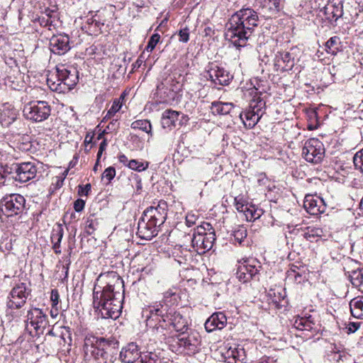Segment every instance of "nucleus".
Wrapping results in <instances>:
<instances>
[{"label": "nucleus", "instance_id": "473e14b6", "mask_svg": "<svg viewBox=\"0 0 363 363\" xmlns=\"http://www.w3.org/2000/svg\"><path fill=\"white\" fill-rule=\"evenodd\" d=\"M157 90L158 94H162L164 92L166 93V90L171 91L172 92L176 93L177 91V88L175 87L174 80L172 78L169 79H166L165 83L162 82L157 85Z\"/></svg>", "mask_w": 363, "mask_h": 363}, {"label": "nucleus", "instance_id": "e433bc0d", "mask_svg": "<svg viewBox=\"0 0 363 363\" xmlns=\"http://www.w3.org/2000/svg\"><path fill=\"white\" fill-rule=\"evenodd\" d=\"M159 361L158 356L152 352L140 353L138 362L140 363H157Z\"/></svg>", "mask_w": 363, "mask_h": 363}, {"label": "nucleus", "instance_id": "338daca9", "mask_svg": "<svg viewBox=\"0 0 363 363\" xmlns=\"http://www.w3.org/2000/svg\"><path fill=\"white\" fill-rule=\"evenodd\" d=\"M58 315V308L57 307L52 308L50 310V315L52 318H55Z\"/></svg>", "mask_w": 363, "mask_h": 363}, {"label": "nucleus", "instance_id": "9d476101", "mask_svg": "<svg viewBox=\"0 0 363 363\" xmlns=\"http://www.w3.org/2000/svg\"><path fill=\"white\" fill-rule=\"evenodd\" d=\"M30 293L31 289L28 288L25 283L16 284L8 296L7 307L10 309L21 308L26 304Z\"/></svg>", "mask_w": 363, "mask_h": 363}, {"label": "nucleus", "instance_id": "a19ab883", "mask_svg": "<svg viewBox=\"0 0 363 363\" xmlns=\"http://www.w3.org/2000/svg\"><path fill=\"white\" fill-rule=\"evenodd\" d=\"M98 225L99 223L97 220L94 218V215H91L89 217L87 218V220L86 221V233L88 235H92L94 232L96 230Z\"/></svg>", "mask_w": 363, "mask_h": 363}, {"label": "nucleus", "instance_id": "c03bdc74", "mask_svg": "<svg viewBox=\"0 0 363 363\" xmlns=\"http://www.w3.org/2000/svg\"><path fill=\"white\" fill-rule=\"evenodd\" d=\"M295 328L298 330H308L310 331L313 329V326L310 325V323H308L305 320L304 318L301 317H298L296 318L294 323Z\"/></svg>", "mask_w": 363, "mask_h": 363}, {"label": "nucleus", "instance_id": "13d9d810", "mask_svg": "<svg viewBox=\"0 0 363 363\" xmlns=\"http://www.w3.org/2000/svg\"><path fill=\"white\" fill-rule=\"evenodd\" d=\"M91 191V184H86L85 186H79L78 194L81 196H87Z\"/></svg>", "mask_w": 363, "mask_h": 363}, {"label": "nucleus", "instance_id": "37998d69", "mask_svg": "<svg viewBox=\"0 0 363 363\" xmlns=\"http://www.w3.org/2000/svg\"><path fill=\"white\" fill-rule=\"evenodd\" d=\"M185 254L183 255V249L182 247L178 248H175L172 255L174 257V260L177 261L179 264L186 263L187 259L186 256L188 255V251L184 250Z\"/></svg>", "mask_w": 363, "mask_h": 363}, {"label": "nucleus", "instance_id": "680f3d73", "mask_svg": "<svg viewBox=\"0 0 363 363\" xmlns=\"http://www.w3.org/2000/svg\"><path fill=\"white\" fill-rule=\"evenodd\" d=\"M39 23H40V26H48L54 25V23L52 21H48V19L45 16H42V17L39 18Z\"/></svg>", "mask_w": 363, "mask_h": 363}, {"label": "nucleus", "instance_id": "4468645a", "mask_svg": "<svg viewBox=\"0 0 363 363\" xmlns=\"http://www.w3.org/2000/svg\"><path fill=\"white\" fill-rule=\"evenodd\" d=\"M14 167L16 175L13 176V179L21 183H26L35 178L38 172V167L35 162L16 163Z\"/></svg>", "mask_w": 363, "mask_h": 363}, {"label": "nucleus", "instance_id": "f8f14e48", "mask_svg": "<svg viewBox=\"0 0 363 363\" xmlns=\"http://www.w3.org/2000/svg\"><path fill=\"white\" fill-rule=\"evenodd\" d=\"M24 322L26 330L28 331V324H30L35 330L36 335H39L43 333L47 325V315L41 309L33 307L28 311Z\"/></svg>", "mask_w": 363, "mask_h": 363}, {"label": "nucleus", "instance_id": "69168bd1", "mask_svg": "<svg viewBox=\"0 0 363 363\" xmlns=\"http://www.w3.org/2000/svg\"><path fill=\"white\" fill-rule=\"evenodd\" d=\"M106 146H107V141L106 139H104L101 143H100V145H99V149L101 150V152H104L106 148Z\"/></svg>", "mask_w": 363, "mask_h": 363}, {"label": "nucleus", "instance_id": "bb28decb", "mask_svg": "<svg viewBox=\"0 0 363 363\" xmlns=\"http://www.w3.org/2000/svg\"><path fill=\"white\" fill-rule=\"evenodd\" d=\"M345 274L354 287L363 291V267H357L351 270H346Z\"/></svg>", "mask_w": 363, "mask_h": 363}, {"label": "nucleus", "instance_id": "aec40b11", "mask_svg": "<svg viewBox=\"0 0 363 363\" xmlns=\"http://www.w3.org/2000/svg\"><path fill=\"white\" fill-rule=\"evenodd\" d=\"M205 77L208 79H210L214 84H220L222 86L229 84L233 79V76L229 72L217 65L214 67L212 66L208 69Z\"/></svg>", "mask_w": 363, "mask_h": 363}, {"label": "nucleus", "instance_id": "de8ad7c7", "mask_svg": "<svg viewBox=\"0 0 363 363\" xmlns=\"http://www.w3.org/2000/svg\"><path fill=\"white\" fill-rule=\"evenodd\" d=\"M160 35L158 33H154L150 38L147 45L145 49L148 52H151L160 42Z\"/></svg>", "mask_w": 363, "mask_h": 363}, {"label": "nucleus", "instance_id": "c85d7f7f", "mask_svg": "<svg viewBox=\"0 0 363 363\" xmlns=\"http://www.w3.org/2000/svg\"><path fill=\"white\" fill-rule=\"evenodd\" d=\"M234 108V104L233 103H224L222 101H213L211 105V111L213 115H227L230 113V111Z\"/></svg>", "mask_w": 363, "mask_h": 363}, {"label": "nucleus", "instance_id": "72a5a7b5", "mask_svg": "<svg viewBox=\"0 0 363 363\" xmlns=\"http://www.w3.org/2000/svg\"><path fill=\"white\" fill-rule=\"evenodd\" d=\"M133 129L141 130L152 135V125L147 120H137L133 121L130 125Z\"/></svg>", "mask_w": 363, "mask_h": 363}, {"label": "nucleus", "instance_id": "774afa93", "mask_svg": "<svg viewBox=\"0 0 363 363\" xmlns=\"http://www.w3.org/2000/svg\"><path fill=\"white\" fill-rule=\"evenodd\" d=\"M52 245H53L52 248H53L56 254H60L61 253L60 243H58V244L52 243Z\"/></svg>", "mask_w": 363, "mask_h": 363}, {"label": "nucleus", "instance_id": "b1692460", "mask_svg": "<svg viewBox=\"0 0 363 363\" xmlns=\"http://www.w3.org/2000/svg\"><path fill=\"white\" fill-rule=\"evenodd\" d=\"M227 323V318L222 312L214 313L205 323V328L207 332H213L215 330L223 329Z\"/></svg>", "mask_w": 363, "mask_h": 363}, {"label": "nucleus", "instance_id": "8fccbe9b", "mask_svg": "<svg viewBox=\"0 0 363 363\" xmlns=\"http://www.w3.org/2000/svg\"><path fill=\"white\" fill-rule=\"evenodd\" d=\"M243 213L247 220H256L260 217V214L254 208H250L248 205L247 206L246 211Z\"/></svg>", "mask_w": 363, "mask_h": 363}, {"label": "nucleus", "instance_id": "f3484780", "mask_svg": "<svg viewBox=\"0 0 363 363\" xmlns=\"http://www.w3.org/2000/svg\"><path fill=\"white\" fill-rule=\"evenodd\" d=\"M160 228V225L142 215L138 223L137 234L140 238L149 240L157 235Z\"/></svg>", "mask_w": 363, "mask_h": 363}, {"label": "nucleus", "instance_id": "39448f33", "mask_svg": "<svg viewBox=\"0 0 363 363\" xmlns=\"http://www.w3.org/2000/svg\"><path fill=\"white\" fill-rule=\"evenodd\" d=\"M57 74L47 79V84L51 90L59 93L68 92L78 82V72L76 69H67L65 65L57 66Z\"/></svg>", "mask_w": 363, "mask_h": 363}, {"label": "nucleus", "instance_id": "09e8293b", "mask_svg": "<svg viewBox=\"0 0 363 363\" xmlns=\"http://www.w3.org/2000/svg\"><path fill=\"white\" fill-rule=\"evenodd\" d=\"M57 10V9L55 6H54L53 9L46 8L43 12V14L45 15V16L48 19V21H50L54 23L55 20L58 18Z\"/></svg>", "mask_w": 363, "mask_h": 363}, {"label": "nucleus", "instance_id": "1a4fd4ad", "mask_svg": "<svg viewBox=\"0 0 363 363\" xmlns=\"http://www.w3.org/2000/svg\"><path fill=\"white\" fill-rule=\"evenodd\" d=\"M262 269L261 263L257 259H247L238 265L235 276L242 283L252 279L259 280V274Z\"/></svg>", "mask_w": 363, "mask_h": 363}, {"label": "nucleus", "instance_id": "79ce46f5", "mask_svg": "<svg viewBox=\"0 0 363 363\" xmlns=\"http://www.w3.org/2000/svg\"><path fill=\"white\" fill-rule=\"evenodd\" d=\"M353 163L355 169L359 170L363 174V148L354 154Z\"/></svg>", "mask_w": 363, "mask_h": 363}, {"label": "nucleus", "instance_id": "cd10ccee", "mask_svg": "<svg viewBox=\"0 0 363 363\" xmlns=\"http://www.w3.org/2000/svg\"><path fill=\"white\" fill-rule=\"evenodd\" d=\"M179 116V112L173 111L171 109L166 110L163 112L162 116V125L164 128L172 129V128H175L177 126V122L178 121V117Z\"/></svg>", "mask_w": 363, "mask_h": 363}, {"label": "nucleus", "instance_id": "423d86ee", "mask_svg": "<svg viewBox=\"0 0 363 363\" xmlns=\"http://www.w3.org/2000/svg\"><path fill=\"white\" fill-rule=\"evenodd\" d=\"M191 247L199 255L209 251L216 240L215 230L211 223L202 222L193 230Z\"/></svg>", "mask_w": 363, "mask_h": 363}, {"label": "nucleus", "instance_id": "9b49d317", "mask_svg": "<svg viewBox=\"0 0 363 363\" xmlns=\"http://www.w3.org/2000/svg\"><path fill=\"white\" fill-rule=\"evenodd\" d=\"M302 155L306 161L315 164L319 163L325 155L324 145L318 139L310 138L305 142Z\"/></svg>", "mask_w": 363, "mask_h": 363}, {"label": "nucleus", "instance_id": "ea45409f", "mask_svg": "<svg viewBox=\"0 0 363 363\" xmlns=\"http://www.w3.org/2000/svg\"><path fill=\"white\" fill-rule=\"evenodd\" d=\"M122 107V103L120 101V99H114L111 108L107 111L106 115L104 118V120H108L113 117L117 112Z\"/></svg>", "mask_w": 363, "mask_h": 363}, {"label": "nucleus", "instance_id": "6ab92c4d", "mask_svg": "<svg viewBox=\"0 0 363 363\" xmlns=\"http://www.w3.org/2000/svg\"><path fill=\"white\" fill-rule=\"evenodd\" d=\"M49 48L50 51L55 55H65L71 49L68 35L58 34L53 35L50 39Z\"/></svg>", "mask_w": 363, "mask_h": 363}, {"label": "nucleus", "instance_id": "393cba45", "mask_svg": "<svg viewBox=\"0 0 363 363\" xmlns=\"http://www.w3.org/2000/svg\"><path fill=\"white\" fill-rule=\"evenodd\" d=\"M295 57L288 51H278L275 55V65L285 70H291L295 64Z\"/></svg>", "mask_w": 363, "mask_h": 363}, {"label": "nucleus", "instance_id": "052dcab7", "mask_svg": "<svg viewBox=\"0 0 363 363\" xmlns=\"http://www.w3.org/2000/svg\"><path fill=\"white\" fill-rule=\"evenodd\" d=\"M176 295V289H169L168 291L164 293V299L162 301H164L167 303V299L169 298H171Z\"/></svg>", "mask_w": 363, "mask_h": 363}, {"label": "nucleus", "instance_id": "a18cd8bd", "mask_svg": "<svg viewBox=\"0 0 363 363\" xmlns=\"http://www.w3.org/2000/svg\"><path fill=\"white\" fill-rule=\"evenodd\" d=\"M247 229L245 226H238L236 230L233 231V236L235 240L239 243H241L243 240L247 237Z\"/></svg>", "mask_w": 363, "mask_h": 363}, {"label": "nucleus", "instance_id": "a878e982", "mask_svg": "<svg viewBox=\"0 0 363 363\" xmlns=\"http://www.w3.org/2000/svg\"><path fill=\"white\" fill-rule=\"evenodd\" d=\"M18 111L11 105H5L0 113V123L2 126L9 127L17 118Z\"/></svg>", "mask_w": 363, "mask_h": 363}, {"label": "nucleus", "instance_id": "20e7f679", "mask_svg": "<svg viewBox=\"0 0 363 363\" xmlns=\"http://www.w3.org/2000/svg\"><path fill=\"white\" fill-rule=\"evenodd\" d=\"M26 201L19 194H11L0 200L1 222L13 223L26 213Z\"/></svg>", "mask_w": 363, "mask_h": 363}, {"label": "nucleus", "instance_id": "f03ea898", "mask_svg": "<svg viewBox=\"0 0 363 363\" xmlns=\"http://www.w3.org/2000/svg\"><path fill=\"white\" fill-rule=\"evenodd\" d=\"M93 304L96 312L102 318H118L122 312L123 294L116 291V284H107L101 291L94 289Z\"/></svg>", "mask_w": 363, "mask_h": 363}, {"label": "nucleus", "instance_id": "2f4dec72", "mask_svg": "<svg viewBox=\"0 0 363 363\" xmlns=\"http://www.w3.org/2000/svg\"><path fill=\"white\" fill-rule=\"evenodd\" d=\"M351 314L354 318H363V297L360 299L354 298L350 303Z\"/></svg>", "mask_w": 363, "mask_h": 363}, {"label": "nucleus", "instance_id": "864d4df0", "mask_svg": "<svg viewBox=\"0 0 363 363\" xmlns=\"http://www.w3.org/2000/svg\"><path fill=\"white\" fill-rule=\"evenodd\" d=\"M179 41L187 43L189 40V31L188 28H184L179 31Z\"/></svg>", "mask_w": 363, "mask_h": 363}, {"label": "nucleus", "instance_id": "f257e3e1", "mask_svg": "<svg viewBox=\"0 0 363 363\" xmlns=\"http://www.w3.org/2000/svg\"><path fill=\"white\" fill-rule=\"evenodd\" d=\"M259 21L255 10L250 7H242L228 19L225 25V38L237 48L245 47Z\"/></svg>", "mask_w": 363, "mask_h": 363}, {"label": "nucleus", "instance_id": "a211bd4d", "mask_svg": "<svg viewBox=\"0 0 363 363\" xmlns=\"http://www.w3.org/2000/svg\"><path fill=\"white\" fill-rule=\"evenodd\" d=\"M343 0H328L327 4L321 10L325 19L331 24L343 16Z\"/></svg>", "mask_w": 363, "mask_h": 363}, {"label": "nucleus", "instance_id": "f704fd0d", "mask_svg": "<svg viewBox=\"0 0 363 363\" xmlns=\"http://www.w3.org/2000/svg\"><path fill=\"white\" fill-rule=\"evenodd\" d=\"M322 229L316 227H308L303 233V237L310 242H313V239L322 235Z\"/></svg>", "mask_w": 363, "mask_h": 363}, {"label": "nucleus", "instance_id": "7ed1b4c3", "mask_svg": "<svg viewBox=\"0 0 363 363\" xmlns=\"http://www.w3.org/2000/svg\"><path fill=\"white\" fill-rule=\"evenodd\" d=\"M118 346V340L113 337H86L83 347L84 359L86 361L94 359L97 363H113L116 359Z\"/></svg>", "mask_w": 363, "mask_h": 363}, {"label": "nucleus", "instance_id": "e2e57ef3", "mask_svg": "<svg viewBox=\"0 0 363 363\" xmlns=\"http://www.w3.org/2000/svg\"><path fill=\"white\" fill-rule=\"evenodd\" d=\"M118 160L121 163H123L124 165H125L127 167V164L128 163V162H130V160L128 159L127 156H125V155L122 154V155H120L118 156Z\"/></svg>", "mask_w": 363, "mask_h": 363}, {"label": "nucleus", "instance_id": "603ef678", "mask_svg": "<svg viewBox=\"0 0 363 363\" xmlns=\"http://www.w3.org/2000/svg\"><path fill=\"white\" fill-rule=\"evenodd\" d=\"M234 206L238 211L243 213L247 209V203H245L242 199L236 197L235 198Z\"/></svg>", "mask_w": 363, "mask_h": 363}, {"label": "nucleus", "instance_id": "5fc2aeb1", "mask_svg": "<svg viewBox=\"0 0 363 363\" xmlns=\"http://www.w3.org/2000/svg\"><path fill=\"white\" fill-rule=\"evenodd\" d=\"M186 224L188 227H191L196 224L198 216L194 213H189L186 216Z\"/></svg>", "mask_w": 363, "mask_h": 363}, {"label": "nucleus", "instance_id": "58836bf2", "mask_svg": "<svg viewBox=\"0 0 363 363\" xmlns=\"http://www.w3.org/2000/svg\"><path fill=\"white\" fill-rule=\"evenodd\" d=\"M127 167L137 172H143L148 168L149 162H146L144 163L137 160H130L127 164Z\"/></svg>", "mask_w": 363, "mask_h": 363}, {"label": "nucleus", "instance_id": "0eeeda50", "mask_svg": "<svg viewBox=\"0 0 363 363\" xmlns=\"http://www.w3.org/2000/svg\"><path fill=\"white\" fill-rule=\"evenodd\" d=\"M23 114L28 121L40 123L50 116L51 107L45 101H31L23 106Z\"/></svg>", "mask_w": 363, "mask_h": 363}, {"label": "nucleus", "instance_id": "49530a36", "mask_svg": "<svg viewBox=\"0 0 363 363\" xmlns=\"http://www.w3.org/2000/svg\"><path fill=\"white\" fill-rule=\"evenodd\" d=\"M15 164H13L11 167L8 166L7 164H0V176L3 177L4 184L6 182V177L13 172H15Z\"/></svg>", "mask_w": 363, "mask_h": 363}, {"label": "nucleus", "instance_id": "5701e85b", "mask_svg": "<svg viewBox=\"0 0 363 363\" xmlns=\"http://www.w3.org/2000/svg\"><path fill=\"white\" fill-rule=\"evenodd\" d=\"M141 351L135 342H130L123 347L120 352V358L125 363L138 362Z\"/></svg>", "mask_w": 363, "mask_h": 363}, {"label": "nucleus", "instance_id": "2eb2a0df", "mask_svg": "<svg viewBox=\"0 0 363 363\" xmlns=\"http://www.w3.org/2000/svg\"><path fill=\"white\" fill-rule=\"evenodd\" d=\"M149 220L155 222L157 225H162L167 216V203L164 200H160L156 206L147 208L143 213Z\"/></svg>", "mask_w": 363, "mask_h": 363}, {"label": "nucleus", "instance_id": "4d7b16f0", "mask_svg": "<svg viewBox=\"0 0 363 363\" xmlns=\"http://www.w3.org/2000/svg\"><path fill=\"white\" fill-rule=\"evenodd\" d=\"M361 324L362 322L360 321L349 322L346 328L347 329L349 333H352L359 329Z\"/></svg>", "mask_w": 363, "mask_h": 363}, {"label": "nucleus", "instance_id": "4c0bfd02", "mask_svg": "<svg viewBox=\"0 0 363 363\" xmlns=\"http://www.w3.org/2000/svg\"><path fill=\"white\" fill-rule=\"evenodd\" d=\"M64 230L62 225L57 224L55 227L53 228L52 234H51V241L52 243H60L62 239L63 238Z\"/></svg>", "mask_w": 363, "mask_h": 363}, {"label": "nucleus", "instance_id": "6e6d98bb", "mask_svg": "<svg viewBox=\"0 0 363 363\" xmlns=\"http://www.w3.org/2000/svg\"><path fill=\"white\" fill-rule=\"evenodd\" d=\"M50 301L52 302V308L57 306L60 301V295L57 289H52L51 291Z\"/></svg>", "mask_w": 363, "mask_h": 363}, {"label": "nucleus", "instance_id": "0e129e2a", "mask_svg": "<svg viewBox=\"0 0 363 363\" xmlns=\"http://www.w3.org/2000/svg\"><path fill=\"white\" fill-rule=\"evenodd\" d=\"M302 318H304L306 322L310 323V325H311L312 326L315 325L314 318L311 315H305Z\"/></svg>", "mask_w": 363, "mask_h": 363}, {"label": "nucleus", "instance_id": "c9c22d12", "mask_svg": "<svg viewBox=\"0 0 363 363\" xmlns=\"http://www.w3.org/2000/svg\"><path fill=\"white\" fill-rule=\"evenodd\" d=\"M91 26L86 28V25H84L82 26V29L85 30L86 33H87L88 34L93 35L96 34L98 31H99L101 28V26H103L104 23L96 20L93 16L91 18Z\"/></svg>", "mask_w": 363, "mask_h": 363}, {"label": "nucleus", "instance_id": "4be33fe9", "mask_svg": "<svg viewBox=\"0 0 363 363\" xmlns=\"http://www.w3.org/2000/svg\"><path fill=\"white\" fill-rule=\"evenodd\" d=\"M164 323H169L172 325L176 331L181 333L184 332V330H186L188 326L186 319L169 306L164 316Z\"/></svg>", "mask_w": 363, "mask_h": 363}, {"label": "nucleus", "instance_id": "c756f323", "mask_svg": "<svg viewBox=\"0 0 363 363\" xmlns=\"http://www.w3.org/2000/svg\"><path fill=\"white\" fill-rule=\"evenodd\" d=\"M225 358L227 363H245V352L242 348L230 349L227 351Z\"/></svg>", "mask_w": 363, "mask_h": 363}, {"label": "nucleus", "instance_id": "bf43d9fd", "mask_svg": "<svg viewBox=\"0 0 363 363\" xmlns=\"http://www.w3.org/2000/svg\"><path fill=\"white\" fill-rule=\"evenodd\" d=\"M85 206V201L81 199H77L74 202V208L77 212L82 211Z\"/></svg>", "mask_w": 363, "mask_h": 363}, {"label": "nucleus", "instance_id": "412c9836", "mask_svg": "<svg viewBox=\"0 0 363 363\" xmlns=\"http://www.w3.org/2000/svg\"><path fill=\"white\" fill-rule=\"evenodd\" d=\"M326 203L324 199L319 196L306 195L305 196L303 207L311 215L318 216L325 213Z\"/></svg>", "mask_w": 363, "mask_h": 363}, {"label": "nucleus", "instance_id": "ddd939ff", "mask_svg": "<svg viewBox=\"0 0 363 363\" xmlns=\"http://www.w3.org/2000/svg\"><path fill=\"white\" fill-rule=\"evenodd\" d=\"M265 106V102L259 100L256 104H250L249 109L240 114V119L243 121L245 126L247 128H252L260 120L264 111L262 108Z\"/></svg>", "mask_w": 363, "mask_h": 363}, {"label": "nucleus", "instance_id": "6e6552de", "mask_svg": "<svg viewBox=\"0 0 363 363\" xmlns=\"http://www.w3.org/2000/svg\"><path fill=\"white\" fill-rule=\"evenodd\" d=\"M169 306L164 301L155 302L149 306L143 311V315L146 318L147 326L159 330L160 328L164 329V325L160 323H164V316L168 311Z\"/></svg>", "mask_w": 363, "mask_h": 363}, {"label": "nucleus", "instance_id": "3c124183", "mask_svg": "<svg viewBox=\"0 0 363 363\" xmlns=\"http://www.w3.org/2000/svg\"><path fill=\"white\" fill-rule=\"evenodd\" d=\"M116 176V169L113 167H108L106 168L103 174L102 178L106 179L108 182H110Z\"/></svg>", "mask_w": 363, "mask_h": 363}, {"label": "nucleus", "instance_id": "7c9ffc66", "mask_svg": "<svg viewBox=\"0 0 363 363\" xmlns=\"http://www.w3.org/2000/svg\"><path fill=\"white\" fill-rule=\"evenodd\" d=\"M325 51L332 55H336L340 50L341 41L338 36L331 37L325 44Z\"/></svg>", "mask_w": 363, "mask_h": 363}, {"label": "nucleus", "instance_id": "dca6fc26", "mask_svg": "<svg viewBox=\"0 0 363 363\" xmlns=\"http://www.w3.org/2000/svg\"><path fill=\"white\" fill-rule=\"evenodd\" d=\"M201 342V335L196 331H191L186 335L183 332L178 335L179 345L190 353L195 354L199 352Z\"/></svg>", "mask_w": 363, "mask_h": 363}]
</instances>
